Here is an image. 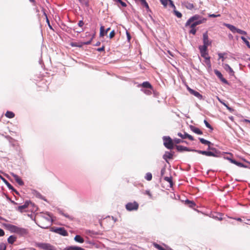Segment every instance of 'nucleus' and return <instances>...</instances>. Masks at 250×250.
I'll return each instance as SVG.
<instances>
[{"label":"nucleus","mask_w":250,"mask_h":250,"mask_svg":"<svg viewBox=\"0 0 250 250\" xmlns=\"http://www.w3.org/2000/svg\"><path fill=\"white\" fill-rule=\"evenodd\" d=\"M199 18L200 16L199 15H195L189 18L186 23V27H189L190 28H191L189 31L190 34L195 35L196 33L195 26L200 24L204 23L206 21V20L204 19L200 20Z\"/></svg>","instance_id":"nucleus-1"},{"label":"nucleus","mask_w":250,"mask_h":250,"mask_svg":"<svg viewBox=\"0 0 250 250\" xmlns=\"http://www.w3.org/2000/svg\"><path fill=\"white\" fill-rule=\"evenodd\" d=\"M203 45L199 46V49L201 56L206 59H208V57L207 48L211 45V41L209 39L207 32L204 33L203 35Z\"/></svg>","instance_id":"nucleus-2"},{"label":"nucleus","mask_w":250,"mask_h":250,"mask_svg":"<svg viewBox=\"0 0 250 250\" xmlns=\"http://www.w3.org/2000/svg\"><path fill=\"white\" fill-rule=\"evenodd\" d=\"M4 226L11 232L16 233L21 236H24L28 234V231L27 229L18 227L16 226L6 224Z\"/></svg>","instance_id":"nucleus-3"},{"label":"nucleus","mask_w":250,"mask_h":250,"mask_svg":"<svg viewBox=\"0 0 250 250\" xmlns=\"http://www.w3.org/2000/svg\"><path fill=\"white\" fill-rule=\"evenodd\" d=\"M38 225L43 229H47L52 225V221L49 216H41L38 220Z\"/></svg>","instance_id":"nucleus-4"},{"label":"nucleus","mask_w":250,"mask_h":250,"mask_svg":"<svg viewBox=\"0 0 250 250\" xmlns=\"http://www.w3.org/2000/svg\"><path fill=\"white\" fill-rule=\"evenodd\" d=\"M164 145L168 149H171L174 147V142L171 138L169 136H165L163 137Z\"/></svg>","instance_id":"nucleus-5"},{"label":"nucleus","mask_w":250,"mask_h":250,"mask_svg":"<svg viewBox=\"0 0 250 250\" xmlns=\"http://www.w3.org/2000/svg\"><path fill=\"white\" fill-rule=\"evenodd\" d=\"M139 208V204L136 201L128 203L125 205L126 209L128 211L137 210Z\"/></svg>","instance_id":"nucleus-6"},{"label":"nucleus","mask_w":250,"mask_h":250,"mask_svg":"<svg viewBox=\"0 0 250 250\" xmlns=\"http://www.w3.org/2000/svg\"><path fill=\"white\" fill-rule=\"evenodd\" d=\"M113 224L110 217L105 218L101 223V225L106 229L110 228L113 226Z\"/></svg>","instance_id":"nucleus-7"},{"label":"nucleus","mask_w":250,"mask_h":250,"mask_svg":"<svg viewBox=\"0 0 250 250\" xmlns=\"http://www.w3.org/2000/svg\"><path fill=\"white\" fill-rule=\"evenodd\" d=\"M37 246L44 250H55L53 246L47 243H38L37 244Z\"/></svg>","instance_id":"nucleus-8"},{"label":"nucleus","mask_w":250,"mask_h":250,"mask_svg":"<svg viewBox=\"0 0 250 250\" xmlns=\"http://www.w3.org/2000/svg\"><path fill=\"white\" fill-rule=\"evenodd\" d=\"M182 5L183 6H184L187 9L189 10H193L195 9L196 5L192 3H190L187 0H184L182 2Z\"/></svg>","instance_id":"nucleus-9"},{"label":"nucleus","mask_w":250,"mask_h":250,"mask_svg":"<svg viewBox=\"0 0 250 250\" xmlns=\"http://www.w3.org/2000/svg\"><path fill=\"white\" fill-rule=\"evenodd\" d=\"M54 231L63 236L68 235V232L63 228H58L54 229Z\"/></svg>","instance_id":"nucleus-10"},{"label":"nucleus","mask_w":250,"mask_h":250,"mask_svg":"<svg viewBox=\"0 0 250 250\" xmlns=\"http://www.w3.org/2000/svg\"><path fill=\"white\" fill-rule=\"evenodd\" d=\"M187 89L191 94L193 95L194 96L198 98L199 99H202V95H201L198 92L192 89L189 87H188Z\"/></svg>","instance_id":"nucleus-11"},{"label":"nucleus","mask_w":250,"mask_h":250,"mask_svg":"<svg viewBox=\"0 0 250 250\" xmlns=\"http://www.w3.org/2000/svg\"><path fill=\"white\" fill-rule=\"evenodd\" d=\"M178 136L180 137L182 139L188 138L189 140L191 141L194 140L193 137L191 135L188 134L186 132H184V134L179 132L178 133Z\"/></svg>","instance_id":"nucleus-12"},{"label":"nucleus","mask_w":250,"mask_h":250,"mask_svg":"<svg viewBox=\"0 0 250 250\" xmlns=\"http://www.w3.org/2000/svg\"><path fill=\"white\" fill-rule=\"evenodd\" d=\"M192 151H195L199 154L205 155L208 156H214V154L213 152L211 151H203L199 150H194L193 149Z\"/></svg>","instance_id":"nucleus-13"},{"label":"nucleus","mask_w":250,"mask_h":250,"mask_svg":"<svg viewBox=\"0 0 250 250\" xmlns=\"http://www.w3.org/2000/svg\"><path fill=\"white\" fill-rule=\"evenodd\" d=\"M11 174L14 178L15 181L19 185L23 186L24 185V182L18 175L14 174V173H11Z\"/></svg>","instance_id":"nucleus-14"},{"label":"nucleus","mask_w":250,"mask_h":250,"mask_svg":"<svg viewBox=\"0 0 250 250\" xmlns=\"http://www.w3.org/2000/svg\"><path fill=\"white\" fill-rule=\"evenodd\" d=\"M223 67L229 75L233 76L234 75V71L228 64H223Z\"/></svg>","instance_id":"nucleus-15"},{"label":"nucleus","mask_w":250,"mask_h":250,"mask_svg":"<svg viewBox=\"0 0 250 250\" xmlns=\"http://www.w3.org/2000/svg\"><path fill=\"white\" fill-rule=\"evenodd\" d=\"M176 148L177 149V150L178 151H192L193 150H190L189 149L188 147H186V146H180V145H179V146H176Z\"/></svg>","instance_id":"nucleus-16"},{"label":"nucleus","mask_w":250,"mask_h":250,"mask_svg":"<svg viewBox=\"0 0 250 250\" xmlns=\"http://www.w3.org/2000/svg\"><path fill=\"white\" fill-rule=\"evenodd\" d=\"M0 177L2 179V180L3 181V182L5 183V184H6V185L7 186V187L9 189L14 191L17 194H18V191H16L14 189L13 187L7 181H6L4 178H2V177L0 176Z\"/></svg>","instance_id":"nucleus-17"},{"label":"nucleus","mask_w":250,"mask_h":250,"mask_svg":"<svg viewBox=\"0 0 250 250\" xmlns=\"http://www.w3.org/2000/svg\"><path fill=\"white\" fill-rule=\"evenodd\" d=\"M28 205L29 203L28 202H25L24 205L19 206L18 210L21 212H22L25 209L27 208Z\"/></svg>","instance_id":"nucleus-18"},{"label":"nucleus","mask_w":250,"mask_h":250,"mask_svg":"<svg viewBox=\"0 0 250 250\" xmlns=\"http://www.w3.org/2000/svg\"><path fill=\"white\" fill-rule=\"evenodd\" d=\"M232 33H236L238 28L229 24H224Z\"/></svg>","instance_id":"nucleus-19"},{"label":"nucleus","mask_w":250,"mask_h":250,"mask_svg":"<svg viewBox=\"0 0 250 250\" xmlns=\"http://www.w3.org/2000/svg\"><path fill=\"white\" fill-rule=\"evenodd\" d=\"M232 33H236L238 28L229 24H224Z\"/></svg>","instance_id":"nucleus-20"},{"label":"nucleus","mask_w":250,"mask_h":250,"mask_svg":"<svg viewBox=\"0 0 250 250\" xmlns=\"http://www.w3.org/2000/svg\"><path fill=\"white\" fill-rule=\"evenodd\" d=\"M74 240L75 241L80 243H83L84 242L83 238L79 235H77L75 236V237H74Z\"/></svg>","instance_id":"nucleus-21"},{"label":"nucleus","mask_w":250,"mask_h":250,"mask_svg":"<svg viewBox=\"0 0 250 250\" xmlns=\"http://www.w3.org/2000/svg\"><path fill=\"white\" fill-rule=\"evenodd\" d=\"M141 86L144 88L152 89V86L148 82H145L141 84Z\"/></svg>","instance_id":"nucleus-22"},{"label":"nucleus","mask_w":250,"mask_h":250,"mask_svg":"<svg viewBox=\"0 0 250 250\" xmlns=\"http://www.w3.org/2000/svg\"><path fill=\"white\" fill-rule=\"evenodd\" d=\"M173 157V154L169 152H166L165 154L163 156V158L164 159L166 160L167 159H172Z\"/></svg>","instance_id":"nucleus-23"},{"label":"nucleus","mask_w":250,"mask_h":250,"mask_svg":"<svg viewBox=\"0 0 250 250\" xmlns=\"http://www.w3.org/2000/svg\"><path fill=\"white\" fill-rule=\"evenodd\" d=\"M65 250H84V249L79 247L70 246L67 247Z\"/></svg>","instance_id":"nucleus-24"},{"label":"nucleus","mask_w":250,"mask_h":250,"mask_svg":"<svg viewBox=\"0 0 250 250\" xmlns=\"http://www.w3.org/2000/svg\"><path fill=\"white\" fill-rule=\"evenodd\" d=\"M105 31L104 27L103 25L101 26L99 34L100 37H103L104 35L107 34L105 33Z\"/></svg>","instance_id":"nucleus-25"},{"label":"nucleus","mask_w":250,"mask_h":250,"mask_svg":"<svg viewBox=\"0 0 250 250\" xmlns=\"http://www.w3.org/2000/svg\"><path fill=\"white\" fill-rule=\"evenodd\" d=\"M228 160L231 163L240 167H243L244 165L241 163L238 162L234 160L228 158Z\"/></svg>","instance_id":"nucleus-26"},{"label":"nucleus","mask_w":250,"mask_h":250,"mask_svg":"<svg viewBox=\"0 0 250 250\" xmlns=\"http://www.w3.org/2000/svg\"><path fill=\"white\" fill-rule=\"evenodd\" d=\"M16 237L11 235L9 237L7 241L9 244H12L16 241Z\"/></svg>","instance_id":"nucleus-27"},{"label":"nucleus","mask_w":250,"mask_h":250,"mask_svg":"<svg viewBox=\"0 0 250 250\" xmlns=\"http://www.w3.org/2000/svg\"><path fill=\"white\" fill-rule=\"evenodd\" d=\"M5 115L8 118H13L15 117V114L13 112L9 111H7Z\"/></svg>","instance_id":"nucleus-28"},{"label":"nucleus","mask_w":250,"mask_h":250,"mask_svg":"<svg viewBox=\"0 0 250 250\" xmlns=\"http://www.w3.org/2000/svg\"><path fill=\"white\" fill-rule=\"evenodd\" d=\"M164 179L168 183H169L170 187H172L173 185V182H172V177L171 176L170 177H165L164 178Z\"/></svg>","instance_id":"nucleus-29"},{"label":"nucleus","mask_w":250,"mask_h":250,"mask_svg":"<svg viewBox=\"0 0 250 250\" xmlns=\"http://www.w3.org/2000/svg\"><path fill=\"white\" fill-rule=\"evenodd\" d=\"M199 140L201 142V143L203 144L208 145V146H209V145L210 144V142H209L203 138H199Z\"/></svg>","instance_id":"nucleus-30"},{"label":"nucleus","mask_w":250,"mask_h":250,"mask_svg":"<svg viewBox=\"0 0 250 250\" xmlns=\"http://www.w3.org/2000/svg\"><path fill=\"white\" fill-rule=\"evenodd\" d=\"M152 176L151 173L148 172L146 174L145 178L147 181H150L152 179Z\"/></svg>","instance_id":"nucleus-31"},{"label":"nucleus","mask_w":250,"mask_h":250,"mask_svg":"<svg viewBox=\"0 0 250 250\" xmlns=\"http://www.w3.org/2000/svg\"><path fill=\"white\" fill-rule=\"evenodd\" d=\"M192 131H193L194 133H196V134H200V135H201V134H203L202 131H201V130H200L199 128H194V129H192Z\"/></svg>","instance_id":"nucleus-32"},{"label":"nucleus","mask_w":250,"mask_h":250,"mask_svg":"<svg viewBox=\"0 0 250 250\" xmlns=\"http://www.w3.org/2000/svg\"><path fill=\"white\" fill-rule=\"evenodd\" d=\"M220 102H221L225 107H226V108L228 109V110L230 112H232L234 110L233 109L231 108V107H229L228 105H227L226 104H225L224 103L222 102H221L220 101Z\"/></svg>","instance_id":"nucleus-33"},{"label":"nucleus","mask_w":250,"mask_h":250,"mask_svg":"<svg viewBox=\"0 0 250 250\" xmlns=\"http://www.w3.org/2000/svg\"><path fill=\"white\" fill-rule=\"evenodd\" d=\"M141 2V4L144 6L145 7H146V8L147 9H148L149 8V6H148V5L147 4V3L146 2V0H140Z\"/></svg>","instance_id":"nucleus-34"},{"label":"nucleus","mask_w":250,"mask_h":250,"mask_svg":"<svg viewBox=\"0 0 250 250\" xmlns=\"http://www.w3.org/2000/svg\"><path fill=\"white\" fill-rule=\"evenodd\" d=\"M220 80H221L223 83L228 84V81L223 77L222 75L220 73Z\"/></svg>","instance_id":"nucleus-35"},{"label":"nucleus","mask_w":250,"mask_h":250,"mask_svg":"<svg viewBox=\"0 0 250 250\" xmlns=\"http://www.w3.org/2000/svg\"><path fill=\"white\" fill-rule=\"evenodd\" d=\"M241 39L245 42L247 46L250 48V42L246 40V39L244 37H241Z\"/></svg>","instance_id":"nucleus-36"},{"label":"nucleus","mask_w":250,"mask_h":250,"mask_svg":"<svg viewBox=\"0 0 250 250\" xmlns=\"http://www.w3.org/2000/svg\"><path fill=\"white\" fill-rule=\"evenodd\" d=\"M173 142L175 144H180L181 143L186 142L185 141H184L183 140L180 139H174L173 140Z\"/></svg>","instance_id":"nucleus-37"},{"label":"nucleus","mask_w":250,"mask_h":250,"mask_svg":"<svg viewBox=\"0 0 250 250\" xmlns=\"http://www.w3.org/2000/svg\"><path fill=\"white\" fill-rule=\"evenodd\" d=\"M175 15L179 18H180L182 16V14L179 11L174 10V11Z\"/></svg>","instance_id":"nucleus-38"},{"label":"nucleus","mask_w":250,"mask_h":250,"mask_svg":"<svg viewBox=\"0 0 250 250\" xmlns=\"http://www.w3.org/2000/svg\"><path fill=\"white\" fill-rule=\"evenodd\" d=\"M237 33H239L242 35H246L247 34L246 32H245V31L242 30L240 29H238V28L237 30Z\"/></svg>","instance_id":"nucleus-39"},{"label":"nucleus","mask_w":250,"mask_h":250,"mask_svg":"<svg viewBox=\"0 0 250 250\" xmlns=\"http://www.w3.org/2000/svg\"><path fill=\"white\" fill-rule=\"evenodd\" d=\"M115 31L114 30L111 31L109 35V38L110 39L113 38L115 36Z\"/></svg>","instance_id":"nucleus-40"},{"label":"nucleus","mask_w":250,"mask_h":250,"mask_svg":"<svg viewBox=\"0 0 250 250\" xmlns=\"http://www.w3.org/2000/svg\"><path fill=\"white\" fill-rule=\"evenodd\" d=\"M187 202L189 204V207H193L195 206V204L194 202L189 200H187Z\"/></svg>","instance_id":"nucleus-41"},{"label":"nucleus","mask_w":250,"mask_h":250,"mask_svg":"<svg viewBox=\"0 0 250 250\" xmlns=\"http://www.w3.org/2000/svg\"><path fill=\"white\" fill-rule=\"evenodd\" d=\"M161 3L165 6L166 7L167 5L168 0H160Z\"/></svg>","instance_id":"nucleus-42"},{"label":"nucleus","mask_w":250,"mask_h":250,"mask_svg":"<svg viewBox=\"0 0 250 250\" xmlns=\"http://www.w3.org/2000/svg\"><path fill=\"white\" fill-rule=\"evenodd\" d=\"M6 246L4 244H1L0 245V250H5Z\"/></svg>","instance_id":"nucleus-43"},{"label":"nucleus","mask_w":250,"mask_h":250,"mask_svg":"<svg viewBox=\"0 0 250 250\" xmlns=\"http://www.w3.org/2000/svg\"><path fill=\"white\" fill-rule=\"evenodd\" d=\"M204 123L205 124L207 127L210 128L211 129H212L210 124L206 120H204Z\"/></svg>","instance_id":"nucleus-44"},{"label":"nucleus","mask_w":250,"mask_h":250,"mask_svg":"<svg viewBox=\"0 0 250 250\" xmlns=\"http://www.w3.org/2000/svg\"><path fill=\"white\" fill-rule=\"evenodd\" d=\"M126 34L127 40L129 42L131 39V36H130L129 33L127 31H126Z\"/></svg>","instance_id":"nucleus-45"},{"label":"nucleus","mask_w":250,"mask_h":250,"mask_svg":"<svg viewBox=\"0 0 250 250\" xmlns=\"http://www.w3.org/2000/svg\"><path fill=\"white\" fill-rule=\"evenodd\" d=\"M84 24V22H83V21H80L78 22V25L80 26V27H82Z\"/></svg>","instance_id":"nucleus-46"},{"label":"nucleus","mask_w":250,"mask_h":250,"mask_svg":"<svg viewBox=\"0 0 250 250\" xmlns=\"http://www.w3.org/2000/svg\"><path fill=\"white\" fill-rule=\"evenodd\" d=\"M119 3H120L123 7L126 6V4L125 2L123 1L122 0Z\"/></svg>","instance_id":"nucleus-47"},{"label":"nucleus","mask_w":250,"mask_h":250,"mask_svg":"<svg viewBox=\"0 0 250 250\" xmlns=\"http://www.w3.org/2000/svg\"><path fill=\"white\" fill-rule=\"evenodd\" d=\"M4 235V231L3 229H0V236H3Z\"/></svg>","instance_id":"nucleus-48"},{"label":"nucleus","mask_w":250,"mask_h":250,"mask_svg":"<svg viewBox=\"0 0 250 250\" xmlns=\"http://www.w3.org/2000/svg\"><path fill=\"white\" fill-rule=\"evenodd\" d=\"M146 193L147 195H148L150 198H151V197H152V195H151V193H150V191H149V190H146Z\"/></svg>","instance_id":"nucleus-49"},{"label":"nucleus","mask_w":250,"mask_h":250,"mask_svg":"<svg viewBox=\"0 0 250 250\" xmlns=\"http://www.w3.org/2000/svg\"><path fill=\"white\" fill-rule=\"evenodd\" d=\"M218 16H219V15H215V14H210L209 15V17H217Z\"/></svg>","instance_id":"nucleus-50"},{"label":"nucleus","mask_w":250,"mask_h":250,"mask_svg":"<svg viewBox=\"0 0 250 250\" xmlns=\"http://www.w3.org/2000/svg\"><path fill=\"white\" fill-rule=\"evenodd\" d=\"M104 46H103L101 48H98L97 50L98 51H104Z\"/></svg>","instance_id":"nucleus-51"},{"label":"nucleus","mask_w":250,"mask_h":250,"mask_svg":"<svg viewBox=\"0 0 250 250\" xmlns=\"http://www.w3.org/2000/svg\"><path fill=\"white\" fill-rule=\"evenodd\" d=\"M44 15L45 16L46 21H47V23L49 24V20H48V19L47 18V16L46 14H45V13H44Z\"/></svg>","instance_id":"nucleus-52"},{"label":"nucleus","mask_w":250,"mask_h":250,"mask_svg":"<svg viewBox=\"0 0 250 250\" xmlns=\"http://www.w3.org/2000/svg\"><path fill=\"white\" fill-rule=\"evenodd\" d=\"M165 172V168H163L162 170H161V175H163L164 174V173Z\"/></svg>","instance_id":"nucleus-53"},{"label":"nucleus","mask_w":250,"mask_h":250,"mask_svg":"<svg viewBox=\"0 0 250 250\" xmlns=\"http://www.w3.org/2000/svg\"><path fill=\"white\" fill-rule=\"evenodd\" d=\"M215 74L219 77V71L217 70H215L214 71Z\"/></svg>","instance_id":"nucleus-54"},{"label":"nucleus","mask_w":250,"mask_h":250,"mask_svg":"<svg viewBox=\"0 0 250 250\" xmlns=\"http://www.w3.org/2000/svg\"><path fill=\"white\" fill-rule=\"evenodd\" d=\"M110 27L107 28L106 30H105V33L107 34V32L110 30Z\"/></svg>","instance_id":"nucleus-55"},{"label":"nucleus","mask_w":250,"mask_h":250,"mask_svg":"<svg viewBox=\"0 0 250 250\" xmlns=\"http://www.w3.org/2000/svg\"><path fill=\"white\" fill-rule=\"evenodd\" d=\"M91 42V41H88V42H86L84 43V44H90Z\"/></svg>","instance_id":"nucleus-56"},{"label":"nucleus","mask_w":250,"mask_h":250,"mask_svg":"<svg viewBox=\"0 0 250 250\" xmlns=\"http://www.w3.org/2000/svg\"><path fill=\"white\" fill-rule=\"evenodd\" d=\"M244 122H245L250 123V120H247V119L245 120H244Z\"/></svg>","instance_id":"nucleus-57"},{"label":"nucleus","mask_w":250,"mask_h":250,"mask_svg":"<svg viewBox=\"0 0 250 250\" xmlns=\"http://www.w3.org/2000/svg\"><path fill=\"white\" fill-rule=\"evenodd\" d=\"M114 0V1H116V2H120V1H121V0Z\"/></svg>","instance_id":"nucleus-58"},{"label":"nucleus","mask_w":250,"mask_h":250,"mask_svg":"<svg viewBox=\"0 0 250 250\" xmlns=\"http://www.w3.org/2000/svg\"><path fill=\"white\" fill-rule=\"evenodd\" d=\"M170 1V3H171V4L173 6L175 7V6H174V4H173L172 2L171 1Z\"/></svg>","instance_id":"nucleus-59"},{"label":"nucleus","mask_w":250,"mask_h":250,"mask_svg":"<svg viewBox=\"0 0 250 250\" xmlns=\"http://www.w3.org/2000/svg\"><path fill=\"white\" fill-rule=\"evenodd\" d=\"M48 24V26H49V27H50L51 29H52V27H51V26L50 25V23H49V24Z\"/></svg>","instance_id":"nucleus-60"},{"label":"nucleus","mask_w":250,"mask_h":250,"mask_svg":"<svg viewBox=\"0 0 250 250\" xmlns=\"http://www.w3.org/2000/svg\"><path fill=\"white\" fill-rule=\"evenodd\" d=\"M229 118H230V120H232L233 119V117H229Z\"/></svg>","instance_id":"nucleus-61"},{"label":"nucleus","mask_w":250,"mask_h":250,"mask_svg":"<svg viewBox=\"0 0 250 250\" xmlns=\"http://www.w3.org/2000/svg\"><path fill=\"white\" fill-rule=\"evenodd\" d=\"M30 250H36L35 249H34V248H31L30 249Z\"/></svg>","instance_id":"nucleus-62"},{"label":"nucleus","mask_w":250,"mask_h":250,"mask_svg":"<svg viewBox=\"0 0 250 250\" xmlns=\"http://www.w3.org/2000/svg\"><path fill=\"white\" fill-rule=\"evenodd\" d=\"M237 220H238V221H241V219L240 218H238V219H237Z\"/></svg>","instance_id":"nucleus-63"},{"label":"nucleus","mask_w":250,"mask_h":250,"mask_svg":"<svg viewBox=\"0 0 250 250\" xmlns=\"http://www.w3.org/2000/svg\"><path fill=\"white\" fill-rule=\"evenodd\" d=\"M100 42L97 43L96 44V45H99L100 44Z\"/></svg>","instance_id":"nucleus-64"}]
</instances>
